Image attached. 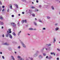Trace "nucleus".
Segmentation results:
<instances>
[{"label":"nucleus","instance_id":"1","mask_svg":"<svg viewBox=\"0 0 60 60\" xmlns=\"http://www.w3.org/2000/svg\"><path fill=\"white\" fill-rule=\"evenodd\" d=\"M7 34H6V36L7 37H9V35H10V33H11V29H9L7 31Z\"/></svg>","mask_w":60,"mask_h":60},{"label":"nucleus","instance_id":"2","mask_svg":"<svg viewBox=\"0 0 60 60\" xmlns=\"http://www.w3.org/2000/svg\"><path fill=\"white\" fill-rule=\"evenodd\" d=\"M11 25L12 26L15 28L16 27V24H15V23L13 22H12L11 23Z\"/></svg>","mask_w":60,"mask_h":60},{"label":"nucleus","instance_id":"3","mask_svg":"<svg viewBox=\"0 0 60 60\" xmlns=\"http://www.w3.org/2000/svg\"><path fill=\"white\" fill-rule=\"evenodd\" d=\"M21 43L22 44V47H23V48H26V45L24 44L23 42L21 41Z\"/></svg>","mask_w":60,"mask_h":60},{"label":"nucleus","instance_id":"4","mask_svg":"<svg viewBox=\"0 0 60 60\" xmlns=\"http://www.w3.org/2000/svg\"><path fill=\"white\" fill-rule=\"evenodd\" d=\"M39 53V52L38 51H37L36 53L34 55V57H36V56H37V55H38V54H37V53Z\"/></svg>","mask_w":60,"mask_h":60},{"label":"nucleus","instance_id":"5","mask_svg":"<svg viewBox=\"0 0 60 60\" xmlns=\"http://www.w3.org/2000/svg\"><path fill=\"white\" fill-rule=\"evenodd\" d=\"M51 45V44H46V47H48L50 46Z\"/></svg>","mask_w":60,"mask_h":60},{"label":"nucleus","instance_id":"6","mask_svg":"<svg viewBox=\"0 0 60 60\" xmlns=\"http://www.w3.org/2000/svg\"><path fill=\"white\" fill-rule=\"evenodd\" d=\"M3 44L6 45H9V44H7V43H4Z\"/></svg>","mask_w":60,"mask_h":60},{"label":"nucleus","instance_id":"7","mask_svg":"<svg viewBox=\"0 0 60 60\" xmlns=\"http://www.w3.org/2000/svg\"><path fill=\"white\" fill-rule=\"evenodd\" d=\"M45 49L46 50H49L48 47V46H46Z\"/></svg>","mask_w":60,"mask_h":60},{"label":"nucleus","instance_id":"8","mask_svg":"<svg viewBox=\"0 0 60 60\" xmlns=\"http://www.w3.org/2000/svg\"><path fill=\"white\" fill-rule=\"evenodd\" d=\"M0 19L1 20H3L4 19V18L2 16H0Z\"/></svg>","mask_w":60,"mask_h":60},{"label":"nucleus","instance_id":"9","mask_svg":"<svg viewBox=\"0 0 60 60\" xmlns=\"http://www.w3.org/2000/svg\"><path fill=\"white\" fill-rule=\"evenodd\" d=\"M9 37L10 39H12V36L11 35V34H10V35L9 36Z\"/></svg>","mask_w":60,"mask_h":60},{"label":"nucleus","instance_id":"10","mask_svg":"<svg viewBox=\"0 0 60 60\" xmlns=\"http://www.w3.org/2000/svg\"><path fill=\"white\" fill-rule=\"evenodd\" d=\"M39 57L40 58H42L43 57V56H42L41 55H40L39 56Z\"/></svg>","mask_w":60,"mask_h":60},{"label":"nucleus","instance_id":"11","mask_svg":"<svg viewBox=\"0 0 60 60\" xmlns=\"http://www.w3.org/2000/svg\"><path fill=\"white\" fill-rule=\"evenodd\" d=\"M12 34H13V35H14V36H16V34H15V33L14 32H13L12 33Z\"/></svg>","mask_w":60,"mask_h":60},{"label":"nucleus","instance_id":"12","mask_svg":"<svg viewBox=\"0 0 60 60\" xmlns=\"http://www.w3.org/2000/svg\"><path fill=\"white\" fill-rule=\"evenodd\" d=\"M53 43H55V42H56V39L55 38H54L53 39Z\"/></svg>","mask_w":60,"mask_h":60},{"label":"nucleus","instance_id":"13","mask_svg":"<svg viewBox=\"0 0 60 60\" xmlns=\"http://www.w3.org/2000/svg\"><path fill=\"white\" fill-rule=\"evenodd\" d=\"M11 58H12V59L13 60H15V59L14 58L13 56H11Z\"/></svg>","mask_w":60,"mask_h":60},{"label":"nucleus","instance_id":"14","mask_svg":"<svg viewBox=\"0 0 60 60\" xmlns=\"http://www.w3.org/2000/svg\"><path fill=\"white\" fill-rule=\"evenodd\" d=\"M29 30H34V29L32 28H29Z\"/></svg>","mask_w":60,"mask_h":60},{"label":"nucleus","instance_id":"15","mask_svg":"<svg viewBox=\"0 0 60 60\" xmlns=\"http://www.w3.org/2000/svg\"><path fill=\"white\" fill-rule=\"evenodd\" d=\"M17 58H18V59H21V56H17Z\"/></svg>","mask_w":60,"mask_h":60},{"label":"nucleus","instance_id":"16","mask_svg":"<svg viewBox=\"0 0 60 60\" xmlns=\"http://www.w3.org/2000/svg\"><path fill=\"white\" fill-rule=\"evenodd\" d=\"M0 23L1 25H3L4 24V23L3 22H0Z\"/></svg>","mask_w":60,"mask_h":60},{"label":"nucleus","instance_id":"17","mask_svg":"<svg viewBox=\"0 0 60 60\" xmlns=\"http://www.w3.org/2000/svg\"><path fill=\"white\" fill-rule=\"evenodd\" d=\"M51 8L53 10H54L55 9L54 8V7L53 6H52Z\"/></svg>","mask_w":60,"mask_h":60},{"label":"nucleus","instance_id":"18","mask_svg":"<svg viewBox=\"0 0 60 60\" xmlns=\"http://www.w3.org/2000/svg\"><path fill=\"white\" fill-rule=\"evenodd\" d=\"M21 31H20L18 33V35H19V34H20L21 33Z\"/></svg>","mask_w":60,"mask_h":60},{"label":"nucleus","instance_id":"19","mask_svg":"<svg viewBox=\"0 0 60 60\" xmlns=\"http://www.w3.org/2000/svg\"><path fill=\"white\" fill-rule=\"evenodd\" d=\"M51 48H50V47H48V50H51Z\"/></svg>","mask_w":60,"mask_h":60},{"label":"nucleus","instance_id":"20","mask_svg":"<svg viewBox=\"0 0 60 60\" xmlns=\"http://www.w3.org/2000/svg\"><path fill=\"white\" fill-rule=\"evenodd\" d=\"M38 21H39V22H41V23H42V22L41 20V19H39L38 20Z\"/></svg>","mask_w":60,"mask_h":60},{"label":"nucleus","instance_id":"21","mask_svg":"<svg viewBox=\"0 0 60 60\" xmlns=\"http://www.w3.org/2000/svg\"><path fill=\"white\" fill-rule=\"evenodd\" d=\"M15 6L17 8H18V5H17V4H15Z\"/></svg>","mask_w":60,"mask_h":60},{"label":"nucleus","instance_id":"22","mask_svg":"<svg viewBox=\"0 0 60 60\" xmlns=\"http://www.w3.org/2000/svg\"><path fill=\"white\" fill-rule=\"evenodd\" d=\"M58 29H59V28H56L55 30H56V31H57V30H58Z\"/></svg>","mask_w":60,"mask_h":60},{"label":"nucleus","instance_id":"23","mask_svg":"<svg viewBox=\"0 0 60 60\" xmlns=\"http://www.w3.org/2000/svg\"><path fill=\"white\" fill-rule=\"evenodd\" d=\"M23 21H24V22H25V23H26L27 22L26 20H23Z\"/></svg>","mask_w":60,"mask_h":60},{"label":"nucleus","instance_id":"24","mask_svg":"<svg viewBox=\"0 0 60 60\" xmlns=\"http://www.w3.org/2000/svg\"><path fill=\"white\" fill-rule=\"evenodd\" d=\"M35 11L36 12H37V11H39V10H38V9H36L35 10Z\"/></svg>","mask_w":60,"mask_h":60},{"label":"nucleus","instance_id":"25","mask_svg":"<svg viewBox=\"0 0 60 60\" xmlns=\"http://www.w3.org/2000/svg\"><path fill=\"white\" fill-rule=\"evenodd\" d=\"M47 18L48 19H49L50 18V17L49 16H47Z\"/></svg>","mask_w":60,"mask_h":60},{"label":"nucleus","instance_id":"26","mask_svg":"<svg viewBox=\"0 0 60 60\" xmlns=\"http://www.w3.org/2000/svg\"><path fill=\"white\" fill-rule=\"evenodd\" d=\"M34 24H35V26H37V24L36 23V22H34Z\"/></svg>","mask_w":60,"mask_h":60},{"label":"nucleus","instance_id":"27","mask_svg":"<svg viewBox=\"0 0 60 60\" xmlns=\"http://www.w3.org/2000/svg\"><path fill=\"white\" fill-rule=\"evenodd\" d=\"M32 16H33V17H34L35 16V15H34V14H32Z\"/></svg>","mask_w":60,"mask_h":60},{"label":"nucleus","instance_id":"28","mask_svg":"<svg viewBox=\"0 0 60 60\" xmlns=\"http://www.w3.org/2000/svg\"><path fill=\"white\" fill-rule=\"evenodd\" d=\"M9 50H11V48L10 47L9 48Z\"/></svg>","mask_w":60,"mask_h":60},{"label":"nucleus","instance_id":"29","mask_svg":"<svg viewBox=\"0 0 60 60\" xmlns=\"http://www.w3.org/2000/svg\"><path fill=\"white\" fill-rule=\"evenodd\" d=\"M18 49H20V46H19L18 47Z\"/></svg>","mask_w":60,"mask_h":60},{"label":"nucleus","instance_id":"30","mask_svg":"<svg viewBox=\"0 0 60 60\" xmlns=\"http://www.w3.org/2000/svg\"><path fill=\"white\" fill-rule=\"evenodd\" d=\"M46 55V54L45 53H43V56H45Z\"/></svg>","mask_w":60,"mask_h":60},{"label":"nucleus","instance_id":"31","mask_svg":"<svg viewBox=\"0 0 60 60\" xmlns=\"http://www.w3.org/2000/svg\"><path fill=\"white\" fill-rule=\"evenodd\" d=\"M10 11V10L8 8V9L7 10V11L8 12H9V11Z\"/></svg>","mask_w":60,"mask_h":60},{"label":"nucleus","instance_id":"32","mask_svg":"<svg viewBox=\"0 0 60 60\" xmlns=\"http://www.w3.org/2000/svg\"><path fill=\"white\" fill-rule=\"evenodd\" d=\"M2 57V58L3 59H4V56H3Z\"/></svg>","mask_w":60,"mask_h":60},{"label":"nucleus","instance_id":"33","mask_svg":"<svg viewBox=\"0 0 60 60\" xmlns=\"http://www.w3.org/2000/svg\"><path fill=\"white\" fill-rule=\"evenodd\" d=\"M10 9H12V6H11H11L10 7Z\"/></svg>","mask_w":60,"mask_h":60},{"label":"nucleus","instance_id":"34","mask_svg":"<svg viewBox=\"0 0 60 60\" xmlns=\"http://www.w3.org/2000/svg\"><path fill=\"white\" fill-rule=\"evenodd\" d=\"M2 10V8H1V7L0 6V11H1Z\"/></svg>","mask_w":60,"mask_h":60},{"label":"nucleus","instance_id":"35","mask_svg":"<svg viewBox=\"0 0 60 60\" xmlns=\"http://www.w3.org/2000/svg\"><path fill=\"white\" fill-rule=\"evenodd\" d=\"M24 22V20H23L22 22V24H23Z\"/></svg>","mask_w":60,"mask_h":60},{"label":"nucleus","instance_id":"36","mask_svg":"<svg viewBox=\"0 0 60 60\" xmlns=\"http://www.w3.org/2000/svg\"><path fill=\"white\" fill-rule=\"evenodd\" d=\"M51 54V55H53V54H54V52H51L50 53Z\"/></svg>","mask_w":60,"mask_h":60},{"label":"nucleus","instance_id":"37","mask_svg":"<svg viewBox=\"0 0 60 60\" xmlns=\"http://www.w3.org/2000/svg\"><path fill=\"white\" fill-rule=\"evenodd\" d=\"M30 59L31 60H33V59L32 58H30Z\"/></svg>","mask_w":60,"mask_h":60},{"label":"nucleus","instance_id":"38","mask_svg":"<svg viewBox=\"0 0 60 60\" xmlns=\"http://www.w3.org/2000/svg\"><path fill=\"white\" fill-rule=\"evenodd\" d=\"M31 8H32V9H34V8H35V7H32Z\"/></svg>","mask_w":60,"mask_h":60},{"label":"nucleus","instance_id":"39","mask_svg":"<svg viewBox=\"0 0 60 60\" xmlns=\"http://www.w3.org/2000/svg\"><path fill=\"white\" fill-rule=\"evenodd\" d=\"M57 50H58V51H60V49H57Z\"/></svg>","mask_w":60,"mask_h":60},{"label":"nucleus","instance_id":"40","mask_svg":"<svg viewBox=\"0 0 60 60\" xmlns=\"http://www.w3.org/2000/svg\"><path fill=\"white\" fill-rule=\"evenodd\" d=\"M22 1H23V2H26V1L25 0H22Z\"/></svg>","mask_w":60,"mask_h":60},{"label":"nucleus","instance_id":"41","mask_svg":"<svg viewBox=\"0 0 60 60\" xmlns=\"http://www.w3.org/2000/svg\"><path fill=\"white\" fill-rule=\"evenodd\" d=\"M0 4H1V5H2V3H1V2L0 1Z\"/></svg>","mask_w":60,"mask_h":60},{"label":"nucleus","instance_id":"42","mask_svg":"<svg viewBox=\"0 0 60 60\" xmlns=\"http://www.w3.org/2000/svg\"><path fill=\"white\" fill-rule=\"evenodd\" d=\"M46 29V28H44L43 29V30H45Z\"/></svg>","mask_w":60,"mask_h":60},{"label":"nucleus","instance_id":"43","mask_svg":"<svg viewBox=\"0 0 60 60\" xmlns=\"http://www.w3.org/2000/svg\"><path fill=\"white\" fill-rule=\"evenodd\" d=\"M41 5H39V7L40 8H41Z\"/></svg>","mask_w":60,"mask_h":60},{"label":"nucleus","instance_id":"44","mask_svg":"<svg viewBox=\"0 0 60 60\" xmlns=\"http://www.w3.org/2000/svg\"><path fill=\"white\" fill-rule=\"evenodd\" d=\"M17 25L18 26H19V22H18V24Z\"/></svg>","mask_w":60,"mask_h":60},{"label":"nucleus","instance_id":"45","mask_svg":"<svg viewBox=\"0 0 60 60\" xmlns=\"http://www.w3.org/2000/svg\"><path fill=\"white\" fill-rule=\"evenodd\" d=\"M2 7L3 8H4V6H3Z\"/></svg>","mask_w":60,"mask_h":60},{"label":"nucleus","instance_id":"46","mask_svg":"<svg viewBox=\"0 0 60 60\" xmlns=\"http://www.w3.org/2000/svg\"><path fill=\"white\" fill-rule=\"evenodd\" d=\"M4 9H3L2 10V11H4Z\"/></svg>","mask_w":60,"mask_h":60},{"label":"nucleus","instance_id":"47","mask_svg":"<svg viewBox=\"0 0 60 60\" xmlns=\"http://www.w3.org/2000/svg\"><path fill=\"white\" fill-rule=\"evenodd\" d=\"M57 25H58V24L57 23H56L55 24V26H56Z\"/></svg>","mask_w":60,"mask_h":60},{"label":"nucleus","instance_id":"48","mask_svg":"<svg viewBox=\"0 0 60 60\" xmlns=\"http://www.w3.org/2000/svg\"><path fill=\"white\" fill-rule=\"evenodd\" d=\"M57 60H59V58H57Z\"/></svg>","mask_w":60,"mask_h":60},{"label":"nucleus","instance_id":"49","mask_svg":"<svg viewBox=\"0 0 60 60\" xmlns=\"http://www.w3.org/2000/svg\"><path fill=\"white\" fill-rule=\"evenodd\" d=\"M12 43H15L14 41H13Z\"/></svg>","mask_w":60,"mask_h":60},{"label":"nucleus","instance_id":"50","mask_svg":"<svg viewBox=\"0 0 60 60\" xmlns=\"http://www.w3.org/2000/svg\"><path fill=\"white\" fill-rule=\"evenodd\" d=\"M12 17H14V15H12Z\"/></svg>","mask_w":60,"mask_h":60},{"label":"nucleus","instance_id":"51","mask_svg":"<svg viewBox=\"0 0 60 60\" xmlns=\"http://www.w3.org/2000/svg\"><path fill=\"white\" fill-rule=\"evenodd\" d=\"M2 52H0V54H2Z\"/></svg>","mask_w":60,"mask_h":60},{"label":"nucleus","instance_id":"52","mask_svg":"<svg viewBox=\"0 0 60 60\" xmlns=\"http://www.w3.org/2000/svg\"><path fill=\"white\" fill-rule=\"evenodd\" d=\"M22 14H24V12H22Z\"/></svg>","mask_w":60,"mask_h":60},{"label":"nucleus","instance_id":"53","mask_svg":"<svg viewBox=\"0 0 60 60\" xmlns=\"http://www.w3.org/2000/svg\"><path fill=\"white\" fill-rule=\"evenodd\" d=\"M53 54V55H54V56H55V53H54H54Z\"/></svg>","mask_w":60,"mask_h":60},{"label":"nucleus","instance_id":"54","mask_svg":"<svg viewBox=\"0 0 60 60\" xmlns=\"http://www.w3.org/2000/svg\"><path fill=\"white\" fill-rule=\"evenodd\" d=\"M15 12H17V11L16 10H15Z\"/></svg>","mask_w":60,"mask_h":60},{"label":"nucleus","instance_id":"55","mask_svg":"<svg viewBox=\"0 0 60 60\" xmlns=\"http://www.w3.org/2000/svg\"><path fill=\"white\" fill-rule=\"evenodd\" d=\"M46 58H48V56H46Z\"/></svg>","mask_w":60,"mask_h":60},{"label":"nucleus","instance_id":"56","mask_svg":"<svg viewBox=\"0 0 60 60\" xmlns=\"http://www.w3.org/2000/svg\"><path fill=\"white\" fill-rule=\"evenodd\" d=\"M36 2H37V3H38V0H36Z\"/></svg>","mask_w":60,"mask_h":60},{"label":"nucleus","instance_id":"57","mask_svg":"<svg viewBox=\"0 0 60 60\" xmlns=\"http://www.w3.org/2000/svg\"><path fill=\"white\" fill-rule=\"evenodd\" d=\"M2 36L3 37H4V35H2Z\"/></svg>","mask_w":60,"mask_h":60},{"label":"nucleus","instance_id":"58","mask_svg":"<svg viewBox=\"0 0 60 60\" xmlns=\"http://www.w3.org/2000/svg\"><path fill=\"white\" fill-rule=\"evenodd\" d=\"M28 35H30V34H28Z\"/></svg>","mask_w":60,"mask_h":60},{"label":"nucleus","instance_id":"59","mask_svg":"<svg viewBox=\"0 0 60 60\" xmlns=\"http://www.w3.org/2000/svg\"><path fill=\"white\" fill-rule=\"evenodd\" d=\"M3 26H2V29H3Z\"/></svg>","mask_w":60,"mask_h":60},{"label":"nucleus","instance_id":"60","mask_svg":"<svg viewBox=\"0 0 60 60\" xmlns=\"http://www.w3.org/2000/svg\"><path fill=\"white\" fill-rule=\"evenodd\" d=\"M18 15H19V16H20V14H19Z\"/></svg>","mask_w":60,"mask_h":60},{"label":"nucleus","instance_id":"61","mask_svg":"<svg viewBox=\"0 0 60 60\" xmlns=\"http://www.w3.org/2000/svg\"><path fill=\"white\" fill-rule=\"evenodd\" d=\"M35 20H37V19H36V18H35Z\"/></svg>","mask_w":60,"mask_h":60},{"label":"nucleus","instance_id":"62","mask_svg":"<svg viewBox=\"0 0 60 60\" xmlns=\"http://www.w3.org/2000/svg\"><path fill=\"white\" fill-rule=\"evenodd\" d=\"M30 58H30V57H28V58H29V59H30Z\"/></svg>","mask_w":60,"mask_h":60},{"label":"nucleus","instance_id":"63","mask_svg":"<svg viewBox=\"0 0 60 60\" xmlns=\"http://www.w3.org/2000/svg\"><path fill=\"white\" fill-rule=\"evenodd\" d=\"M15 54H16L17 53V52H15Z\"/></svg>","mask_w":60,"mask_h":60},{"label":"nucleus","instance_id":"64","mask_svg":"<svg viewBox=\"0 0 60 60\" xmlns=\"http://www.w3.org/2000/svg\"><path fill=\"white\" fill-rule=\"evenodd\" d=\"M44 48H43L42 49V50H43L44 49Z\"/></svg>","mask_w":60,"mask_h":60}]
</instances>
